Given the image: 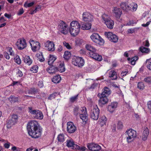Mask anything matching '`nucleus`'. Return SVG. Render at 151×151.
<instances>
[{
	"label": "nucleus",
	"instance_id": "1",
	"mask_svg": "<svg viewBox=\"0 0 151 151\" xmlns=\"http://www.w3.org/2000/svg\"><path fill=\"white\" fill-rule=\"evenodd\" d=\"M27 128L28 133L32 137L37 139L41 136L42 129L36 121H30L27 124Z\"/></svg>",
	"mask_w": 151,
	"mask_h": 151
},
{
	"label": "nucleus",
	"instance_id": "2",
	"mask_svg": "<svg viewBox=\"0 0 151 151\" xmlns=\"http://www.w3.org/2000/svg\"><path fill=\"white\" fill-rule=\"evenodd\" d=\"M81 25L79 23L76 21L72 22L69 28V32L71 35L75 37L77 35L80 31Z\"/></svg>",
	"mask_w": 151,
	"mask_h": 151
},
{
	"label": "nucleus",
	"instance_id": "3",
	"mask_svg": "<svg viewBox=\"0 0 151 151\" xmlns=\"http://www.w3.org/2000/svg\"><path fill=\"white\" fill-rule=\"evenodd\" d=\"M127 139L128 142L132 141L137 136L136 132L132 129H130L126 132Z\"/></svg>",
	"mask_w": 151,
	"mask_h": 151
},
{
	"label": "nucleus",
	"instance_id": "4",
	"mask_svg": "<svg viewBox=\"0 0 151 151\" xmlns=\"http://www.w3.org/2000/svg\"><path fill=\"white\" fill-rule=\"evenodd\" d=\"M102 17L107 27L110 29H112L114 24V21L109 18L107 14H103Z\"/></svg>",
	"mask_w": 151,
	"mask_h": 151
},
{
	"label": "nucleus",
	"instance_id": "5",
	"mask_svg": "<svg viewBox=\"0 0 151 151\" xmlns=\"http://www.w3.org/2000/svg\"><path fill=\"white\" fill-rule=\"evenodd\" d=\"M72 64L79 67H82L84 64V59L81 57L74 56L72 58Z\"/></svg>",
	"mask_w": 151,
	"mask_h": 151
},
{
	"label": "nucleus",
	"instance_id": "6",
	"mask_svg": "<svg viewBox=\"0 0 151 151\" xmlns=\"http://www.w3.org/2000/svg\"><path fill=\"white\" fill-rule=\"evenodd\" d=\"M29 112L32 114L33 117L35 119H42L43 118L42 113L40 111L37 110H32L31 107L28 108Z\"/></svg>",
	"mask_w": 151,
	"mask_h": 151
},
{
	"label": "nucleus",
	"instance_id": "7",
	"mask_svg": "<svg viewBox=\"0 0 151 151\" xmlns=\"http://www.w3.org/2000/svg\"><path fill=\"white\" fill-rule=\"evenodd\" d=\"M58 27L60 32L64 34H66L68 32V26L66 23L63 21H60Z\"/></svg>",
	"mask_w": 151,
	"mask_h": 151
},
{
	"label": "nucleus",
	"instance_id": "8",
	"mask_svg": "<svg viewBox=\"0 0 151 151\" xmlns=\"http://www.w3.org/2000/svg\"><path fill=\"white\" fill-rule=\"evenodd\" d=\"M100 111L97 107H94L91 110L90 113V117L94 120H97L99 117Z\"/></svg>",
	"mask_w": 151,
	"mask_h": 151
},
{
	"label": "nucleus",
	"instance_id": "9",
	"mask_svg": "<svg viewBox=\"0 0 151 151\" xmlns=\"http://www.w3.org/2000/svg\"><path fill=\"white\" fill-rule=\"evenodd\" d=\"M91 39L96 43L100 44L104 42L103 40L97 34L94 33L91 35Z\"/></svg>",
	"mask_w": 151,
	"mask_h": 151
},
{
	"label": "nucleus",
	"instance_id": "10",
	"mask_svg": "<svg viewBox=\"0 0 151 151\" xmlns=\"http://www.w3.org/2000/svg\"><path fill=\"white\" fill-rule=\"evenodd\" d=\"M16 45L19 50H23L27 47V43L25 40L22 38L18 40Z\"/></svg>",
	"mask_w": 151,
	"mask_h": 151
},
{
	"label": "nucleus",
	"instance_id": "11",
	"mask_svg": "<svg viewBox=\"0 0 151 151\" xmlns=\"http://www.w3.org/2000/svg\"><path fill=\"white\" fill-rule=\"evenodd\" d=\"M66 142V146L68 147H70L73 149H79V146L75 144L73 140L72 139L67 140Z\"/></svg>",
	"mask_w": 151,
	"mask_h": 151
},
{
	"label": "nucleus",
	"instance_id": "12",
	"mask_svg": "<svg viewBox=\"0 0 151 151\" xmlns=\"http://www.w3.org/2000/svg\"><path fill=\"white\" fill-rule=\"evenodd\" d=\"M67 124V131L69 133H73L76 130V127L72 122H68Z\"/></svg>",
	"mask_w": 151,
	"mask_h": 151
},
{
	"label": "nucleus",
	"instance_id": "13",
	"mask_svg": "<svg viewBox=\"0 0 151 151\" xmlns=\"http://www.w3.org/2000/svg\"><path fill=\"white\" fill-rule=\"evenodd\" d=\"M87 147L90 151H99L101 149V147L97 144L89 143Z\"/></svg>",
	"mask_w": 151,
	"mask_h": 151
},
{
	"label": "nucleus",
	"instance_id": "14",
	"mask_svg": "<svg viewBox=\"0 0 151 151\" xmlns=\"http://www.w3.org/2000/svg\"><path fill=\"white\" fill-rule=\"evenodd\" d=\"M93 16L89 13L85 12L83 14V19L85 22H91L93 20Z\"/></svg>",
	"mask_w": 151,
	"mask_h": 151
},
{
	"label": "nucleus",
	"instance_id": "15",
	"mask_svg": "<svg viewBox=\"0 0 151 151\" xmlns=\"http://www.w3.org/2000/svg\"><path fill=\"white\" fill-rule=\"evenodd\" d=\"M45 45L49 51H53L55 50V44L53 42L48 40L45 44Z\"/></svg>",
	"mask_w": 151,
	"mask_h": 151
},
{
	"label": "nucleus",
	"instance_id": "16",
	"mask_svg": "<svg viewBox=\"0 0 151 151\" xmlns=\"http://www.w3.org/2000/svg\"><path fill=\"white\" fill-rule=\"evenodd\" d=\"M89 55L90 57L99 61H101L102 59L101 56L96 53V51L90 52H89Z\"/></svg>",
	"mask_w": 151,
	"mask_h": 151
},
{
	"label": "nucleus",
	"instance_id": "17",
	"mask_svg": "<svg viewBox=\"0 0 151 151\" xmlns=\"http://www.w3.org/2000/svg\"><path fill=\"white\" fill-rule=\"evenodd\" d=\"M99 97L100 99L99 100V102L100 105H104L108 102L109 100L106 96L100 95Z\"/></svg>",
	"mask_w": 151,
	"mask_h": 151
},
{
	"label": "nucleus",
	"instance_id": "18",
	"mask_svg": "<svg viewBox=\"0 0 151 151\" xmlns=\"http://www.w3.org/2000/svg\"><path fill=\"white\" fill-rule=\"evenodd\" d=\"M117 103L116 102H113L109 105L108 107V110L111 113H112L117 107Z\"/></svg>",
	"mask_w": 151,
	"mask_h": 151
},
{
	"label": "nucleus",
	"instance_id": "19",
	"mask_svg": "<svg viewBox=\"0 0 151 151\" xmlns=\"http://www.w3.org/2000/svg\"><path fill=\"white\" fill-rule=\"evenodd\" d=\"M111 94V91L107 87H105L102 90L101 93H99L98 95V96H99L100 95L106 96Z\"/></svg>",
	"mask_w": 151,
	"mask_h": 151
},
{
	"label": "nucleus",
	"instance_id": "20",
	"mask_svg": "<svg viewBox=\"0 0 151 151\" xmlns=\"http://www.w3.org/2000/svg\"><path fill=\"white\" fill-rule=\"evenodd\" d=\"M113 13L115 14V16L116 18H119L122 13L121 10L117 7H114L113 10Z\"/></svg>",
	"mask_w": 151,
	"mask_h": 151
},
{
	"label": "nucleus",
	"instance_id": "21",
	"mask_svg": "<svg viewBox=\"0 0 151 151\" xmlns=\"http://www.w3.org/2000/svg\"><path fill=\"white\" fill-rule=\"evenodd\" d=\"M137 8V5L135 3H132L128 5L127 8L128 11L129 10H132L135 11Z\"/></svg>",
	"mask_w": 151,
	"mask_h": 151
},
{
	"label": "nucleus",
	"instance_id": "22",
	"mask_svg": "<svg viewBox=\"0 0 151 151\" xmlns=\"http://www.w3.org/2000/svg\"><path fill=\"white\" fill-rule=\"evenodd\" d=\"M46 70L50 74L55 73L58 71L57 68L51 65H50V67L46 69Z\"/></svg>",
	"mask_w": 151,
	"mask_h": 151
},
{
	"label": "nucleus",
	"instance_id": "23",
	"mask_svg": "<svg viewBox=\"0 0 151 151\" xmlns=\"http://www.w3.org/2000/svg\"><path fill=\"white\" fill-rule=\"evenodd\" d=\"M107 121V118L104 115L101 117L100 119L99 122L101 126L102 127L106 124V122Z\"/></svg>",
	"mask_w": 151,
	"mask_h": 151
},
{
	"label": "nucleus",
	"instance_id": "24",
	"mask_svg": "<svg viewBox=\"0 0 151 151\" xmlns=\"http://www.w3.org/2000/svg\"><path fill=\"white\" fill-rule=\"evenodd\" d=\"M149 134V130L147 127L145 128L143 133V137L142 139L143 140H145L147 139V137Z\"/></svg>",
	"mask_w": 151,
	"mask_h": 151
},
{
	"label": "nucleus",
	"instance_id": "25",
	"mask_svg": "<svg viewBox=\"0 0 151 151\" xmlns=\"http://www.w3.org/2000/svg\"><path fill=\"white\" fill-rule=\"evenodd\" d=\"M23 60L26 64L28 65H30L32 63V61L29 56H26L24 58Z\"/></svg>",
	"mask_w": 151,
	"mask_h": 151
},
{
	"label": "nucleus",
	"instance_id": "26",
	"mask_svg": "<svg viewBox=\"0 0 151 151\" xmlns=\"http://www.w3.org/2000/svg\"><path fill=\"white\" fill-rule=\"evenodd\" d=\"M16 123L12 120L9 119L7 121L6 127L8 129H10Z\"/></svg>",
	"mask_w": 151,
	"mask_h": 151
},
{
	"label": "nucleus",
	"instance_id": "27",
	"mask_svg": "<svg viewBox=\"0 0 151 151\" xmlns=\"http://www.w3.org/2000/svg\"><path fill=\"white\" fill-rule=\"evenodd\" d=\"M82 25L81 29L83 30H88L91 28V24L90 23H86Z\"/></svg>",
	"mask_w": 151,
	"mask_h": 151
},
{
	"label": "nucleus",
	"instance_id": "28",
	"mask_svg": "<svg viewBox=\"0 0 151 151\" xmlns=\"http://www.w3.org/2000/svg\"><path fill=\"white\" fill-rule=\"evenodd\" d=\"M61 80V77L59 75L54 76L52 79V82L56 83H59Z\"/></svg>",
	"mask_w": 151,
	"mask_h": 151
},
{
	"label": "nucleus",
	"instance_id": "29",
	"mask_svg": "<svg viewBox=\"0 0 151 151\" xmlns=\"http://www.w3.org/2000/svg\"><path fill=\"white\" fill-rule=\"evenodd\" d=\"M58 71L60 73L63 72L65 71V69L64 65L63 62L60 63L59 64V66L57 68Z\"/></svg>",
	"mask_w": 151,
	"mask_h": 151
},
{
	"label": "nucleus",
	"instance_id": "30",
	"mask_svg": "<svg viewBox=\"0 0 151 151\" xmlns=\"http://www.w3.org/2000/svg\"><path fill=\"white\" fill-rule=\"evenodd\" d=\"M80 118L83 121V122H86L88 120V114L87 113H81L80 115Z\"/></svg>",
	"mask_w": 151,
	"mask_h": 151
},
{
	"label": "nucleus",
	"instance_id": "31",
	"mask_svg": "<svg viewBox=\"0 0 151 151\" xmlns=\"http://www.w3.org/2000/svg\"><path fill=\"white\" fill-rule=\"evenodd\" d=\"M139 50L142 53H147L150 51V49L144 46H141L139 48Z\"/></svg>",
	"mask_w": 151,
	"mask_h": 151
},
{
	"label": "nucleus",
	"instance_id": "32",
	"mask_svg": "<svg viewBox=\"0 0 151 151\" xmlns=\"http://www.w3.org/2000/svg\"><path fill=\"white\" fill-rule=\"evenodd\" d=\"M128 6V5L125 2H122L120 5V7L122 10L126 12H128L127 8Z\"/></svg>",
	"mask_w": 151,
	"mask_h": 151
},
{
	"label": "nucleus",
	"instance_id": "33",
	"mask_svg": "<svg viewBox=\"0 0 151 151\" xmlns=\"http://www.w3.org/2000/svg\"><path fill=\"white\" fill-rule=\"evenodd\" d=\"M71 56V54L70 52L67 51L65 52L63 55V58L66 60H68Z\"/></svg>",
	"mask_w": 151,
	"mask_h": 151
},
{
	"label": "nucleus",
	"instance_id": "34",
	"mask_svg": "<svg viewBox=\"0 0 151 151\" xmlns=\"http://www.w3.org/2000/svg\"><path fill=\"white\" fill-rule=\"evenodd\" d=\"M57 138L58 142H63L65 140L64 135L63 134L58 135Z\"/></svg>",
	"mask_w": 151,
	"mask_h": 151
},
{
	"label": "nucleus",
	"instance_id": "35",
	"mask_svg": "<svg viewBox=\"0 0 151 151\" xmlns=\"http://www.w3.org/2000/svg\"><path fill=\"white\" fill-rule=\"evenodd\" d=\"M9 101L12 103H14L18 101V98L17 97L13 96L12 95L9 98Z\"/></svg>",
	"mask_w": 151,
	"mask_h": 151
},
{
	"label": "nucleus",
	"instance_id": "36",
	"mask_svg": "<svg viewBox=\"0 0 151 151\" xmlns=\"http://www.w3.org/2000/svg\"><path fill=\"white\" fill-rule=\"evenodd\" d=\"M56 58L53 55H50V57L48 61V63L49 65H51L54 62Z\"/></svg>",
	"mask_w": 151,
	"mask_h": 151
},
{
	"label": "nucleus",
	"instance_id": "37",
	"mask_svg": "<svg viewBox=\"0 0 151 151\" xmlns=\"http://www.w3.org/2000/svg\"><path fill=\"white\" fill-rule=\"evenodd\" d=\"M73 112L74 115L76 116L81 114L80 109L78 107H76L73 110Z\"/></svg>",
	"mask_w": 151,
	"mask_h": 151
},
{
	"label": "nucleus",
	"instance_id": "38",
	"mask_svg": "<svg viewBox=\"0 0 151 151\" xmlns=\"http://www.w3.org/2000/svg\"><path fill=\"white\" fill-rule=\"evenodd\" d=\"M29 43L31 46H32H32H34V45L35 46L37 45L38 47H40V44L39 43V42H35L34 40L30 39L29 40Z\"/></svg>",
	"mask_w": 151,
	"mask_h": 151
},
{
	"label": "nucleus",
	"instance_id": "39",
	"mask_svg": "<svg viewBox=\"0 0 151 151\" xmlns=\"http://www.w3.org/2000/svg\"><path fill=\"white\" fill-rule=\"evenodd\" d=\"M86 48L88 50L90 51V52L96 51V49L93 47L91 46V45H86Z\"/></svg>",
	"mask_w": 151,
	"mask_h": 151
},
{
	"label": "nucleus",
	"instance_id": "40",
	"mask_svg": "<svg viewBox=\"0 0 151 151\" xmlns=\"http://www.w3.org/2000/svg\"><path fill=\"white\" fill-rule=\"evenodd\" d=\"M105 35L106 37L110 41L112 39L113 35H115L111 32H105Z\"/></svg>",
	"mask_w": 151,
	"mask_h": 151
},
{
	"label": "nucleus",
	"instance_id": "41",
	"mask_svg": "<svg viewBox=\"0 0 151 151\" xmlns=\"http://www.w3.org/2000/svg\"><path fill=\"white\" fill-rule=\"evenodd\" d=\"M37 92L35 88H31L30 89L28 90L25 91L26 94H32L33 93L35 94Z\"/></svg>",
	"mask_w": 151,
	"mask_h": 151
},
{
	"label": "nucleus",
	"instance_id": "42",
	"mask_svg": "<svg viewBox=\"0 0 151 151\" xmlns=\"http://www.w3.org/2000/svg\"><path fill=\"white\" fill-rule=\"evenodd\" d=\"M145 87L144 84L143 82H139L138 83L137 87L139 89L143 90L144 89Z\"/></svg>",
	"mask_w": 151,
	"mask_h": 151
},
{
	"label": "nucleus",
	"instance_id": "43",
	"mask_svg": "<svg viewBox=\"0 0 151 151\" xmlns=\"http://www.w3.org/2000/svg\"><path fill=\"white\" fill-rule=\"evenodd\" d=\"M150 59H147L146 61L147 68L150 70H151V62L150 61Z\"/></svg>",
	"mask_w": 151,
	"mask_h": 151
},
{
	"label": "nucleus",
	"instance_id": "44",
	"mask_svg": "<svg viewBox=\"0 0 151 151\" xmlns=\"http://www.w3.org/2000/svg\"><path fill=\"white\" fill-rule=\"evenodd\" d=\"M37 58L41 62L43 61L44 60V58H43L42 53V52H40V54L37 55Z\"/></svg>",
	"mask_w": 151,
	"mask_h": 151
},
{
	"label": "nucleus",
	"instance_id": "45",
	"mask_svg": "<svg viewBox=\"0 0 151 151\" xmlns=\"http://www.w3.org/2000/svg\"><path fill=\"white\" fill-rule=\"evenodd\" d=\"M14 61L18 64H20L21 63V60L19 56L17 55L14 58Z\"/></svg>",
	"mask_w": 151,
	"mask_h": 151
},
{
	"label": "nucleus",
	"instance_id": "46",
	"mask_svg": "<svg viewBox=\"0 0 151 151\" xmlns=\"http://www.w3.org/2000/svg\"><path fill=\"white\" fill-rule=\"evenodd\" d=\"M117 128L118 129H122L123 128V123L122 122L120 121L118 122L117 123Z\"/></svg>",
	"mask_w": 151,
	"mask_h": 151
},
{
	"label": "nucleus",
	"instance_id": "47",
	"mask_svg": "<svg viewBox=\"0 0 151 151\" xmlns=\"http://www.w3.org/2000/svg\"><path fill=\"white\" fill-rule=\"evenodd\" d=\"M10 119L16 123L18 119V116L16 114L12 115L11 116Z\"/></svg>",
	"mask_w": 151,
	"mask_h": 151
},
{
	"label": "nucleus",
	"instance_id": "48",
	"mask_svg": "<svg viewBox=\"0 0 151 151\" xmlns=\"http://www.w3.org/2000/svg\"><path fill=\"white\" fill-rule=\"evenodd\" d=\"M116 74V72L114 70H111L109 73V77H112Z\"/></svg>",
	"mask_w": 151,
	"mask_h": 151
},
{
	"label": "nucleus",
	"instance_id": "49",
	"mask_svg": "<svg viewBox=\"0 0 151 151\" xmlns=\"http://www.w3.org/2000/svg\"><path fill=\"white\" fill-rule=\"evenodd\" d=\"M144 81L149 84H151V77H148L144 79Z\"/></svg>",
	"mask_w": 151,
	"mask_h": 151
},
{
	"label": "nucleus",
	"instance_id": "50",
	"mask_svg": "<svg viewBox=\"0 0 151 151\" xmlns=\"http://www.w3.org/2000/svg\"><path fill=\"white\" fill-rule=\"evenodd\" d=\"M32 47V50L34 52H35L37 50H38L40 49V47H38V46H35L34 45V46H31Z\"/></svg>",
	"mask_w": 151,
	"mask_h": 151
},
{
	"label": "nucleus",
	"instance_id": "51",
	"mask_svg": "<svg viewBox=\"0 0 151 151\" xmlns=\"http://www.w3.org/2000/svg\"><path fill=\"white\" fill-rule=\"evenodd\" d=\"M34 4V2H32L28 4H27V3L25 2V3L24 4V6L25 7H30L32 6Z\"/></svg>",
	"mask_w": 151,
	"mask_h": 151
},
{
	"label": "nucleus",
	"instance_id": "52",
	"mask_svg": "<svg viewBox=\"0 0 151 151\" xmlns=\"http://www.w3.org/2000/svg\"><path fill=\"white\" fill-rule=\"evenodd\" d=\"M113 38L111 40V41L114 42H117L118 40V38L116 35H113Z\"/></svg>",
	"mask_w": 151,
	"mask_h": 151
},
{
	"label": "nucleus",
	"instance_id": "53",
	"mask_svg": "<svg viewBox=\"0 0 151 151\" xmlns=\"http://www.w3.org/2000/svg\"><path fill=\"white\" fill-rule=\"evenodd\" d=\"M78 96V95L71 97L70 99V101L71 102H73L77 99Z\"/></svg>",
	"mask_w": 151,
	"mask_h": 151
},
{
	"label": "nucleus",
	"instance_id": "54",
	"mask_svg": "<svg viewBox=\"0 0 151 151\" xmlns=\"http://www.w3.org/2000/svg\"><path fill=\"white\" fill-rule=\"evenodd\" d=\"M64 45L66 47L67 49H70L71 48V46H70L68 43L66 42H63Z\"/></svg>",
	"mask_w": 151,
	"mask_h": 151
},
{
	"label": "nucleus",
	"instance_id": "55",
	"mask_svg": "<svg viewBox=\"0 0 151 151\" xmlns=\"http://www.w3.org/2000/svg\"><path fill=\"white\" fill-rule=\"evenodd\" d=\"M80 109V112L81 111V113H87L86 108L85 107H83L81 108V109Z\"/></svg>",
	"mask_w": 151,
	"mask_h": 151
},
{
	"label": "nucleus",
	"instance_id": "56",
	"mask_svg": "<svg viewBox=\"0 0 151 151\" xmlns=\"http://www.w3.org/2000/svg\"><path fill=\"white\" fill-rule=\"evenodd\" d=\"M24 12V11L23 9L22 8L19 10L17 14L18 15H20L22 14Z\"/></svg>",
	"mask_w": 151,
	"mask_h": 151
},
{
	"label": "nucleus",
	"instance_id": "57",
	"mask_svg": "<svg viewBox=\"0 0 151 151\" xmlns=\"http://www.w3.org/2000/svg\"><path fill=\"white\" fill-rule=\"evenodd\" d=\"M143 45L145 47H148L149 46V43L148 40H146L143 42Z\"/></svg>",
	"mask_w": 151,
	"mask_h": 151
},
{
	"label": "nucleus",
	"instance_id": "58",
	"mask_svg": "<svg viewBox=\"0 0 151 151\" xmlns=\"http://www.w3.org/2000/svg\"><path fill=\"white\" fill-rule=\"evenodd\" d=\"M41 8V6L39 5H38L36 7L34 10L36 12L37 11H39V10Z\"/></svg>",
	"mask_w": 151,
	"mask_h": 151
},
{
	"label": "nucleus",
	"instance_id": "59",
	"mask_svg": "<svg viewBox=\"0 0 151 151\" xmlns=\"http://www.w3.org/2000/svg\"><path fill=\"white\" fill-rule=\"evenodd\" d=\"M38 86L40 88H42L43 86V82L42 81H40L38 82Z\"/></svg>",
	"mask_w": 151,
	"mask_h": 151
},
{
	"label": "nucleus",
	"instance_id": "60",
	"mask_svg": "<svg viewBox=\"0 0 151 151\" xmlns=\"http://www.w3.org/2000/svg\"><path fill=\"white\" fill-rule=\"evenodd\" d=\"M55 97V95L54 94H52L50 95L48 98V99L50 100H51L52 99H54Z\"/></svg>",
	"mask_w": 151,
	"mask_h": 151
},
{
	"label": "nucleus",
	"instance_id": "61",
	"mask_svg": "<svg viewBox=\"0 0 151 151\" xmlns=\"http://www.w3.org/2000/svg\"><path fill=\"white\" fill-rule=\"evenodd\" d=\"M17 75L19 77H21L23 75L22 72L19 70L17 73Z\"/></svg>",
	"mask_w": 151,
	"mask_h": 151
},
{
	"label": "nucleus",
	"instance_id": "62",
	"mask_svg": "<svg viewBox=\"0 0 151 151\" xmlns=\"http://www.w3.org/2000/svg\"><path fill=\"white\" fill-rule=\"evenodd\" d=\"M147 105L148 108L150 110H151V101H150L147 102Z\"/></svg>",
	"mask_w": 151,
	"mask_h": 151
},
{
	"label": "nucleus",
	"instance_id": "63",
	"mask_svg": "<svg viewBox=\"0 0 151 151\" xmlns=\"http://www.w3.org/2000/svg\"><path fill=\"white\" fill-rule=\"evenodd\" d=\"M9 50L10 55H14V53L12 50V48L11 47H9Z\"/></svg>",
	"mask_w": 151,
	"mask_h": 151
},
{
	"label": "nucleus",
	"instance_id": "64",
	"mask_svg": "<svg viewBox=\"0 0 151 151\" xmlns=\"http://www.w3.org/2000/svg\"><path fill=\"white\" fill-rule=\"evenodd\" d=\"M4 56L7 59H9L10 58L9 56L8 53L6 52L4 53Z\"/></svg>",
	"mask_w": 151,
	"mask_h": 151
}]
</instances>
